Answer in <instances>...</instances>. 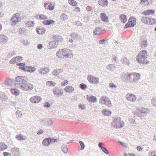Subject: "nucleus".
I'll return each instance as SVG.
<instances>
[{"mask_svg": "<svg viewBox=\"0 0 156 156\" xmlns=\"http://www.w3.org/2000/svg\"><path fill=\"white\" fill-rule=\"evenodd\" d=\"M18 66H20L19 67V68L20 69H21L23 70L24 71H25V69L23 68H25V67H27V66H26L25 64L24 63H19L18 64Z\"/></svg>", "mask_w": 156, "mask_h": 156, "instance_id": "26", "label": "nucleus"}, {"mask_svg": "<svg viewBox=\"0 0 156 156\" xmlns=\"http://www.w3.org/2000/svg\"><path fill=\"white\" fill-rule=\"evenodd\" d=\"M33 86L31 84H27L25 86L24 89L25 90H31L33 88Z\"/></svg>", "mask_w": 156, "mask_h": 156, "instance_id": "15", "label": "nucleus"}, {"mask_svg": "<svg viewBox=\"0 0 156 156\" xmlns=\"http://www.w3.org/2000/svg\"><path fill=\"white\" fill-rule=\"evenodd\" d=\"M128 155L129 156H135L132 153H129Z\"/></svg>", "mask_w": 156, "mask_h": 156, "instance_id": "58", "label": "nucleus"}, {"mask_svg": "<svg viewBox=\"0 0 156 156\" xmlns=\"http://www.w3.org/2000/svg\"><path fill=\"white\" fill-rule=\"evenodd\" d=\"M101 18L102 20L104 22H107L108 21V17L107 16L106 14L104 13H101Z\"/></svg>", "mask_w": 156, "mask_h": 156, "instance_id": "14", "label": "nucleus"}, {"mask_svg": "<svg viewBox=\"0 0 156 156\" xmlns=\"http://www.w3.org/2000/svg\"><path fill=\"white\" fill-rule=\"evenodd\" d=\"M68 81L65 80L63 82H62V85L63 86H65L68 84Z\"/></svg>", "mask_w": 156, "mask_h": 156, "instance_id": "40", "label": "nucleus"}, {"mask_svg": "<svg viewBox=\"0 0 156 156\" xmlns=\"http://www.w3.org/2000/svg\"><path fill=\"white\" fill-rule=\"evenodd\" d=\"M120 144L123 147H125L126 146V145L124 143H122V142H120Z\"/></svg>", "mask_w": 156, "mask_h": 156, "instance_id": "54", "label": "nucleus"}, {"mask_svg": "<svg viewBox=\"0 0 156 156\" xmlns=\"http://www.w3.org/2000/svg\"><path fill=\"white\" fill-rule=\"evenodd\" d=\"M147 56L148 55L147 51L143 50L139 53L136 58V60L139 63L144 64H147L149 63V62L147 59Z\"/></svg>", "mask_w": 156, "mask_h": 156, "instance_id": "1", "label": "nucleus"}, {"mask_svg": "<svg viewBox=\"0 0 156 156\" xmlns=\"http://www.w3.org/2000/svg\"><path fill=\"white\" fill-rule=\"evenodd\" d=\"M23 59V58L22 57L17 56L15 58H13L10 61V63L11 64H15L18 63L22 61Z\"/></svg>", "mask_w": 156, "mask_h": 156, "instance_id": "6", "label": "nucleus"}, {"mask_svg": "<svg viewBox=\"0 0 156 156\" xmlns=\"http://www.w3.org/2000/svg\"><path fill=\"white\" fill-rule=\"evenodd\" d=\"M67 16L65 14L62 15L61 16V18L63 20H66L67 19Z\"/></svg>", "mask_w": 156, "mask_h": 156, "instance_id": "34", "label": "nucleus"}, {"mask_svg": "<svg viewBox=\"0 0 156 156\" xmlns=\"http://www.w3.org/2000/svg\"><path fill=\"white\" fill-rule=\"evenodd\" d=\"M39 17L40 18L41 20H45L48 18L47 16L43 15H40Z\"/></svg>", "mask_w": 156, "mask_h": 156, "instance_id": "33", "label": "nucleus"}, {"mask_svg": "<svg viewBox=\"0 0 156 156\" xmlns=\"http://www.w3.org/2000/svg\"><path fill=\"white\" fill-rule=\"evenodd\" d=\"M137 149L139 151H140L143 149V147L140 146H138L137 147Z\"/></svg>", "mask_w": 156, "mask_h": 156, "instance_id": "45", "label": "nucleus"}, {"mask_svg": "<svg viewBox=\"0 0 156 156\" xmlns=\"http://www.w3.org/2000/svg\"><path fill=\"white\" fill-rule=\"evenodd\" d=\"M37 31L39 34H42L45 32L44 30L42 28H39L37 29Z\"/></svg>", "mask_w": 156, "mask_h": 156, "instance_id": "23", "label": "nucleus"}, {"mask_svg": "<svg viewBox=\"0 0 156 156\" xmlns=\"http://www.w3.org/2000/svg\"><path fill=\"white\" fill-rule=\"evenodd\" d=\"M42 144L44 146H48L49 144V139L47 138L43 140Z\"/></svg>", "mask_w": 156, "mask_h": 156, "instance_id": "27", "label": "nucleus"}, {"mask_svg": "<svg viewBox=\"0 0 156 156\" xmlns=\"http://www.w3.org/2000/svg\"><path fill=\"white\" fill-rule=\"evenodd\" d=\"M49 46H50L51 48H54L56 46V43L55 41H52L49 43Z\"/></svg>", "mask_w": 156, "mask_h": 156, "instance_id": "30", "label": "nucleus"}, {"mask_svg": "<svg viewBox=\"0 0 156 156\" xmlns=\"http://www.w3.org/2000/svg\"><path fill=\"white\" fill-rule=\"evenodd\" d=\"M87 80L90 83L93 84H96L99 82L98 78L91 75L88 76Z\"/></svg>", "mask_w": 156, "mask_h": 156, "instance_id": "4", "label": "nucleus"}, {"mask_svg": "<svg viewBox=\"0 0 156 156\" xmlns=\"http://www.w3.org/2000/svg\"><path fill=\"white\" fill-rule=\"evenodd\" d=\"M154 12V11L153 10H147L146 11L144 12V14L145 15H149L150 14H153Z\"/></svg>", "mask_w": 156, "mask_h": 156, "instance_id": "20", "label": "nucleus"}, {"mask_svg": "<svg viewBox=\"0 0 156 156\" xmlns=\"http://www.w3.org/2000/svg\"><path fill=\"white\" fill-rule=\"evenodd\" d=\"M131 76L133 77V81L134 82H136V81L140 79V74L137 73H133V75H130L129 78H130Z\"/></svg>", "mask_w": 156, "mask_h": 156, "instance_id": "11", "label": "nucleus"}, {"mask_svg": "<svg viewBox=\"0 0 156 156\" xmlns=\"http://www.w3.org/2000/svg\"><path fill=\"white\" fill-rule=\"evenodd\" d=\"M54 8V6L53 5H52L51 4L50 6H49V10H52Z\"/></svg>", "mask_w": 156, "mask_h": 156, "instance_id": "46", "label": "nucleus"}, {"mask_svg": "<svg viewBox=\"0 0 156 156\" xmlns=\"http://www.w3.org/2000/svg\"><path fill=\"white\" fill-rule=\"evenodd\" d=\"M4 156H11V154L10 153H7L6 152H4L3 153Z\"/></svg>", "mask_w": 156, "mask_h": 156, "instance_id": "42", "label": "nucleus"}, {"mask_svg": "<svg viewBox=\"0 0 156 156\" xmlns=\"http://www.w3.org/2000/svg\"><path fill=\"white\" fill-rule=\"evenodd\" d=\"M17 138L19 140H24L25 139V136H23L21 134H20L17 136Z\"/></svg>", "mask_w": 156, "mask_h": 156, "instance_id": "28", "label": "nucleus"}, {"mask_svg": "<svg viewBox=\"0 0 156 156\" xmlns=\"http://www.w3.org/2000/svg\"><path fill=\"white\" fill-rule=\"evenodd\" d=\"M7 146L5 144H4L3 143H1L0 144V150H3L6 149L7 148Z\"/></svg>", "mask_w": 156, "mask_h": 156, "instance_id": "21", "label": "nucleus"}, {"mask_svg": "<svg viewBox=\"0 0 156 156\" xmlns=\"http://www.w3.org/2000/svg\"><path fill=\"white\" fill-rule=\"evenodd\" d=\"M44 20L43 21V23L45 25H48L49 24V21L48 20Z\"/></svg>", "mask_w": 156, "mask_h": 156, "instance_id": "44", "label": "nucleus"}, {"mask_svg": "<svg viewBox=\"0 0 156 156\" xmlns=\"http://www.w3.org/2000/svg\"><path fill=\"white\" fill-rule=\"evenodd\" d=\"M55 21L53 20H49V25L51 24H53L55 23Z\"/></svg>", "mask_w": 156, "mask_h": 156, "instance_id": "50", "label": "nucleus"}, {"mask_svg": "<svg viewBox=\"0 0 156 156\" xmlns=\"http://www.w3.org/2000/svg\"><path fill=\"white\" fill-rule=\"evenodd\" d=\"M61 148L62 151L64 153H66L67 152L68 149L67 147L66 146H62Z\"/></svg>", "mask_w": 156, "mask_h": 156, "instance_id": "29", "label": "nucleus"}, {"mask_svg": "<svg viewBox=\"0 0 156 156\" xmlns=\"http://www.w3.org/2000/svg\"><path fill=\"white\" fill-rule=\"evenodd\" d=\"M136 20L135 17H131L129 18L128 22L126 24L124 28L133 27L136 24Z\"/></svg>", "mask_w": 156, "mask_h": 156, "instance_id": "3", "label": "nucleus"}, {"mask_svg": "<svg viewBox=\"0 0 156 156\" xmlns=\"http://www.w3.org/2000/svg\"><path fill=\"white\" fill-rule=\"evenodd\" d=\"M55 94H56V95L58 96H59L60 95H61L62 94V93L61 92H60V94H56L55 93Z\"/></svg>", "mask_w": 156, "mask_h": 156, "instance_id": "56", "label": "nucleus"}, {"mask_svg": "<svg viewBox=\"0 0 156 156\" xmlns=\"http://www.w3.org/2000/svg\"><path fill=\"white\" fill-rule=\"evenodd\" d=\"M53 123V121L52 120H50L49 121V124H52Z\"/></svg>", "mask_w": 156, "mask_h": 156, "instance_id": "59", "label": "nucleus"}, {"mask_svg": "<svg viewBox=\"0 0 156 156\" xmlns=\"http://www.w3.org/2000/svg\"><path fill=\"white\" fill-rule=\"evenodd\" d=\"M44 7L46 9H48L49 8V5L47 3L46 4H45L44 5Z\"/></svg>", "mask_w": 156, "mask_h": 156, "instance_id": "49", "label": "nucleus"}, {"mask_svg": "<svg viewBox=\"0 0 156 156\" xmlns=\"http://www.w3.org/2000/svg\"><path fill=\"white\" fill-rule=\"evenodd\" d=\"M101 150L103 151V152H104L105 153L108 154H109V152L108 151H107V149L103 147H102L101 148Z\"/></svg>", "mask_w": 156, "mask_h": 156, "instance_id": "35", "label": "nucleus"}, {"mask_svg": "<svg viewBox=\"0 0 156 156\" xmlns=\"http://www.w3.org/2000/svg\"><path fill=\"white\" fill-rule=\"evenodd\" d=\"M25 30L24 28H21L19 30V32L20 34H22L25 32Z\"/></svg>", "mask_w": 156, "mask_h": 156, "instance_id": "39", "label": "nucleus"}, {"mask_svg": "<svg viewBox=\"0 0 156 156\" xmlns=\"http://www.w3.org/2000/svg\"><path fill=\"white\" fill-rule=\"evenodd\" d=\"M69 3L73 6H76L77 5V3L76 1H70Z\"/></svg>", "mask_w": 156, "mask_h": 156, "instance_id": "31", "label": "nucleus"}, {"mask_svg": "<svg viewBox=\"0 0 156 156\" xmlns=\"http://www.w3.org/2000/svg\"><path fill=\"white\" fill-rule=\"evenodd\" d=\"M58 139H55L53 137H49V144H53L58 141Z\"/></svg>", "mask_w": 156, "mask_h": 156, "instance_id": "19", "label": "nucleus"}, {"mask_svg": "<svg viewBox=\"0 0 156 156\" xmlns=\"http://www.w3.org/2000/svg\"><path fill=\"white\" fill-rule=\"evenodd\" d=\"M80 88L83 90L85 89L87 87V85L83 83L80 84Z\"/></svg>", "mask_w": 156, "mask_h": 156, "instance_id": "32", "label": "nucleus"}, {"mask_svg": "<svg viewBox=\"0 0 156 156\" xmlns=\"http://www.w3.org/2000/svg\"><path fill=\"white\" fill-rule=\"evenodd\" d=\"M155 55L156 56V52H155Z\"/></svg>", "mask_w": 156, "mask_h": 156, "instance_id": "64", "label": "nucleus"}, {"mask_svg": "<svg viewBox=\"0 0 156 156\" xmlns=\"http://www.w3.org/2000/svg\"><path fill=\"white\" fill-rule=\"evenodd\" d=\"M120 20L123 23H125L127 20V16L125 14H121L119 17Z\"/></svg>", "mask_w": 156, "mask_h": 156, "instance_id": "13", "label": "nucleus"}, {"mask_svg": "<svg viewBox=\"0 0 156 156\" xmlns=\"http://www.w3.org/2000/svg\"><path fill=\"white\" fill-rule=\"evenodd\" d=\"M41 98L39 96H34L30 98V101L33 103H38L41 101Z\"/></svg>", "mask_w": 156, "mask_h": 156, "instance_id": "8", "label": "nucleus"}, {"mask_svg": "<svg viewBox=\"0 0 156 156\" xmlns=\"http://www.w3.org/2000/svg\"><path fill=\"white\" fill-rule=\"evenodd\" d=\"M55 83L53 82H49V85L51 87L54 86L55 85Z\"/></svg>", "mask_w": 156, "mask_h": 156, "instance_id": "41", "label": "nucleus"}, {"mask_svg": "<svg viewBox=\"0 0 156 156\" xmlns=\"http://www.w3.org/2000/svg\"><path fill=\"white\" fill-rule=\"evenodd\" d=\"M65 90L66 92L70 93L73 92L74 89L71 86H68L65 87Z\"/></svg>", "mask_w": 156, "mask_h": 156, "instance_id": "16", "label": "nucleus"}, {"mask_svg": "<svg viewBox=\"0 0 156 156\" xmlns=\"http://www.w3.org/2000/svg\"><path fill=\"white\" fill-rule=\"evenodd\" d=\"M99 3L102 6H106L108 4L107 1H99Z\"/></svg>", "mask_w": 156, "mask_h": 156, "instance_id": "22", "label": "nucleus"}, {"mask_svg": "<svg viewBox=\"0 0 156 156\" xmlns=\"http://www.w3.org/2000/svg\"><path fill=\"white\" fill-rule=\"evenodd\" d=\"M24 69H25V71L30 72H33L35 70V68L32 67L27 66V67H25V68Z\"/></svg>", "mask_w": 156, "mask_h": 156, "instance_id": "17", "label": "nucleus"}, {"mask_svg": "<svg viewBox=\"0 0 156 156\" xmlns=\"http://www.w3.org/2000/svg\"><path fill=\"white\" fill-rule=\"evenodd\" d=\"M102 113L105 115L106 116L110 115L111 114V112L110 111L106 110H103Z\"/></svg>", "mask_w": 156, "mask_h": 156, "instance_id": "25", "label": "nucleus"}, {"mask_svg": "<svg viewBox=\"0 0 156 156\" xmlns=\"http://www.w3.org/2000/svg\"><path fill=\"white\" fill-rule=\"evenodd\" d=\"M75 11L76 12H79L80 11V9L79 8H76L75 9Z\"/></svg>", "mask_w": 156, "mask_h": 156, "instance_id": "48", "label": "nucleus"}, {"mask_svg": "<svg viewBox=\"0 0 156 156\" xmlns=\"http://www.w3.org/2000/svg\"><path fill=\"white\" fill-rule=\"evenodd\" d=\"M44 106L46 107H49V103L48 102H46Z\"/></svg>", "mask_w": 156, "mask_h": 156, "instance_id": "51", "label": "nucleus"}, {"mask_svg": "<svg viewBox=\"0 0 156 156\" xmlns=\"http://www.w3.org/2000/svg\"><path fill=\"white\" fill-rule=\"evenodd\" d=\"M147 19H148V18H144L142 19L143 22L145 24H147L148 22V20H147Z\"/></svg>", "mask_w": 156, "mask_h": 156, "instance_id": "37", "label": "nucleus"}, {"mask_svg": "<svg viewBox=\"0 0 156 156\" xmlns=\"http://www.w3.org/2000/svg\"><path fill=\"white\" fill-rule=\"evenodd\" d=\"M38 48L39 49H41L43 48V46L41 44H39L38 46Z\"/></svg>", "mask_w": 156, "mask_h": 156, "instance_id": "47", "label": "nucleus"}, {"mask_svg": "<svg viewBox=\"0 0 156 156\" xmlns=\"http://www.w3.org/2000/svg\"><path fill=\"white\" fill-rule=\"evenodd\" d=\"M2 26L0 24V30H1L2 29Z\"/></svg>", "mask_w": 156, "mask_h": 156, "instance_id": "62", "label": "nucleus"}, {"mask_svg": "<svg viewBox=\"0 0 156 156\" xmlns=\"http://www.w3.org/2000/svg\"><path fill=\"white\" fill-rule=\"evenodd\" d=\"M124 155H125V156H127V154H126V153H125V154H124Z\"/></svg>", "mask_w": 156, "mask_h": 156, "instance_id": "63", "label": "nucleus"}, {"mask_svg": "<svg viewBox=\"0 0 156 156\" xmlns=\"http://www.w3.org/2000/svg\"><path fill=\"white\" fill-rule=\"evenodd\" d=\"M101 103L102 104H104L108 106L111 105V103L108 98L105 97H103L100 99Z\"/></svg>", "mask_w": 156, "mask_h": 156, "instance_id": "5", "label": "nucleus"}, {"mask_svg": "<svg viewBox=\"0 0 156 156\" xmlns=\"http://www.w3.org/2000/svg\"><path fill=\"white\" fill-rule=\"evenodd\" d=\"M11 91L12 94L15 95H18L19 94V92L18 90L15 89H12L11 90Z\"/></svg>", "mask_w": 156, "mask_h": 156, "instance_id": "24", "label": "nucleus"}, {"mask_svg": "<svg viewBox=\"0 0 156 156\" xmlns=\"http://www.w3.org/2000/svg\"><path fill=\"white\" fill-rule=\"evenodd\" d=\"M87 100L90 102H94L96 101L97 98L94 96H90L87 97Z\"/></svg>", "mask_w": 156, "mask_h": 156, "instance_id": "18", "label": "nucleus"}, {"mask_svg": "<svg viewBox=\"0 0 156 156\" xmlns=\"http://www.w3.org/2000/svg\"><path fill=\"white\" fill-rule=\"evenodd\" d=\"M28 80L27 78L25 76H19L16 78V81L19 83H24Z\"/></svg>", "mask_w": 156, "mask_h": 156, "instance_id": "9", "label": "nucleus"}, {"mask_svg": "<svg viewBox=\"0 0 156 156\" xmlns=\"http://www.w3.org/2000/svg\"><path fill=\"white\" fill-rule=\"evenodd\" d=\"M102 145H103V143H99V147H101H101H103L102 146Z\"/></svg>", "mask_w": 156, "mask_h": 156, "instance_id": "53", "label": "nucleus"}, {"mask_svg": "<svg viewBox=\"0 0 156 156\" xmlns=\"http://www.w3.org/2000/svg\"><path fill=\"white\" fill-rule=\"evenodd\" d=\"M151 156H156L155 153L154 152H152Z\"/></svg>", "mask_w": 156, "mask_h": 156, "instance_id": "52", "label": "nucleus"}, {"mask_svg": "<svg viewBox=\"0 0 156 156\" xmlns=\"http://www.w3.org/2000/svg\"><path fill=\"white\" fill-rule=\"evenodd\" d=\"M142 1L141 2V4H143V3H145V1Z\"/></svg>", "mask_w": 156, "mask_h": 156, "instance_id": "60", "label": "nucleus"}, {"mask_svg": "<svg viewBox=\"0 0 156 156\" xmlns=\"http://www.w3.org/2000/svg\"><path fill=\"white\" fill-rule=\"evenodd\" d=\"M43 132H44L43 130L41 129H40L37 132V133L38 134L40 135L42 134Z\"/></svg>", "mask_w": 156, "mask_h": 156, "instance_id": "43", "label": "nucleus"}, {"mask_svg": "<svg viewBox=\"0 0 156 156\" xmlns=\"http://www.w3.org/2000/svg\"><path fill=\"white\" fill-rule=\"evenodd\" d=\"M69 41L70 42L72 43V42L73 41V40H72V39H70V40H69Z\"/></svg>", "mask_w": 156, "mask_h": 156, "instance_id": "61", "label": "nucleus"}, {"mask_svg": "<svg viewBox=\"0 0 156 156\" xmlns=\"http://www.w3.org/2000/svg\"><path fill=\"white\" fill-rule=\"evenodd\" d=\"M136 96L133 94H128L127 95V99L131 101H134L136 99Z\"/></svg>", "mask_w": 156, "mask_h": 156, "instance_id": "12", "label": "nucleus"}, {"mask_svg": "<svg viewBox=\"0 0 156 156\" xmlns=\"http://www.w3.org/2000/svg\"><path fill=\"white\" fill-rule=\"evenodd\" d=\"M57 56L59 58L69 57L72 55V51L69 49H62L57 53Z\"/></svg>", "mask_w": 156, "mask_h": 156, "instance_id": "2", "label": "nucleus"}, {"mask_svg": "<svg viewBox=\"0 0 156 156\" xmlns=\"http://www.w3.org/2000/svg\"><path fill=\"white\" fill-rule=\"evenodd\" d=\"M130 75H133V73L132 74V73L129 74L128 75L127 77V79L129 80H131L132 79H133V77H132L131 76L130 77V78H129V76H130Z\"/></svg>", "mask_w": 156, "mask_h": 156, "instance_id": "38", "label": "nucleus"}, {"mask_svg": "<svg viewBox=\"0 0 156 156\" xmlns=\"http://www.w3.org/2000/svg\"><path fill=\"white\" fill-rule=\"evenodd\" d=\"M105 41V40H104V39L102 40H101L99 41V43L101 44H102L103 43V42H104Z\"/></svg>", "mask_w": 156, "mask_h": 156, "instance_id": "57", "label": "nucleus"}, {"mask_svg": "<svg viewBox=\"0 0 156 156\" xmlns=\"http://www.w3.org/2000/svg\"><path fill=\"white\" fill-rule=\"evenodd\" d=\"M79 143L81 145V149H83L85 147L84 144L82 141H80Z\"/></svg>", "mask_w": 156, "mask_h": 156, "instance_id": "36", "label": "nucleus"}, {"mask_svg": "<svg viewBox=\"0 0 156 156\" xmlns=\"http://www.w3.org/2000/svg\"><path fill=\"white\" fill-rule=\"evenodd\" d=\"M20 20V15L19 14L17 13L13 15L11 18V20L12 22L15 24L19 22Z\"/></svg>", "mask_w": 156, "mask_h": 156, "instance_id": "7", "label": "nucleus"}, {"mask_svg": "<svg viewBox=\"0 0 156 156\" xmlns=\"http://www.w3.org/2000/svg\"><path fill=\"white\" fill-rule=\"evenodd\" d=\"M79 107L80 108H81L82 109H84V106L82 105H80L79 106Z\"/></svg>", "mask_w": 156, "mask_h": 156, "instance_id": "55", "label": "nucleus"}, {"mask_svg": "<svg viewBox=\"0 0 156 156\" xmlns=\"http://www.w3.org/2000/svg\"><path fill=\"white\" fill-rule=\"evenodd\" d=\"M114 121L116 125V127H115L116 128H120L124 126L123 123L120 120L118 121V119H115Z\"/></svg>", "mask_w": 156, "mask_h": 156, "instance_id": "10", "label": "nucleus"}]
</instances>
